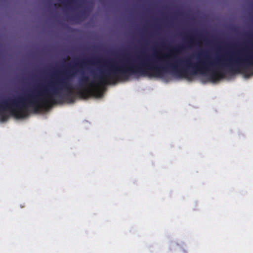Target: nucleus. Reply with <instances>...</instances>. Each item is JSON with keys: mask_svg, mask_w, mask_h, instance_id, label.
<instances>
[{"mask_svg": "<svg viewBox=\"0 0 253 253\" xmlns=\"http://www.w3.org/2000/svg\"><path fill=\"white\" fill-rule=\"evenodd\" d=\"M81 63H75L61 76L48 81L46 85L41 84L24 96L8 98L0 102L1 120L5 121L8 118V116L4 113L7 110L10 111L11 114L16 118H23L28 115L29 107L35 110L49 107L51 104L56 103L55 97L63 98L60 93L62 90L66 91V98L74 102L75 98L71 81L76 74L75 67H82V64H90V60L83 61Z\"/></svg>", "mask_w": 253, "mask_h": 253, "instance_id": "1", "label": "nucleus"}, {"mask_svg": "<svg viewBox=\"0 0 253 253\" xmlns=\"http://www.w3.org/2000/svg\"><path fill=\"white\" fill-rule=\"evenodd\" d=\"M210 59L207 56V71L211 67L218 66L217 69L213 71L210 74V78L212 81H217L225 77L226 73L219 67L225 69L228 73L236 74L246 72L253 66V53L245 54L241 52L230 56L228 59L223 58H217L212 60Z\"/></svg>", "mask_w": 253, "mask_h": 253, "instance_id": "2", "label": "nucleus"}, {"mask_svg": "<svg viewBox=\"0 0 253 253\" xmlns=\"http://www.w3.org/2000/svg\"><path fill=\"white\" fill-rule=\"evenodd\" d=\"M79 94L82 97H86L89 95H94L96 96H100L101 95V91L98 88L88 89L84 88L83 89L82 88H78Z\"/></svg>", "mask_w": 253, "mask_h": 253, "instance_id": "3", "label": "nucleus"}, {"mask_svg": "<svg viewBox=\"0 0 253 253\" xmlns=\"http://www.w3.org/2000/svg\"><path fill=\"white\" fill-rule=\"evenodd\" d=\"M89 77L85 75H82L79 79L80 85L84 86L88 84Z\"/></svg>", "mask_w": 253, "mask_h": 253, "instance_id": "4", "label": "nucleus"}, {"mask_svg": "<svg viewBox=\"0 0 253 253\" xmlns=\"http://www.w3.org/2000/svg\"><path fill=\"white\" fill-rule=\"evenodd\" d=\"M86 15V11L84 10V11H82L80 14H78V15H76V16H75L74 19H79L81 17H82L84 16H85Z\"/></svg>", "mask_w": 253, "mask_h": 253, "instance_id": "5", "label": "nucleus"}, {"mask_svg": "<svg viewBox=\"0 0 253 253\" xmlns=\"http://www.w3.org/2000/svg\"><path fill=\"white\" fill-rule=\"evenodd\" d=\"M68 3L69 4L76 3L75 0H68Z\"/></svg>", "mask_w": 253, "mask_h": 253, "instance_id": "6", "label": "nucleus"}, {"mask_svg": "<svg viewBox=\"0 0 253 253\" xmlns=\"http://www.w3.org/2000/svg\"><path fill=\"white\" fill-rule=\"evenodd\" d=\"M249 37L251 39H253V34L252 33H250L249 34Z\"/></svg>", "mask_w": 253, "mask_h": 253, "instance_id": "7", "label": "nucleus"}]
</instances>
